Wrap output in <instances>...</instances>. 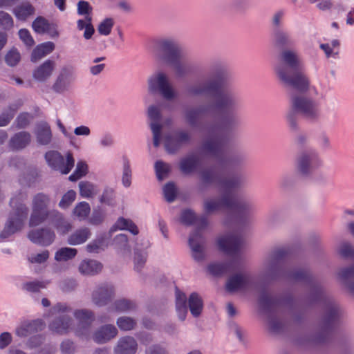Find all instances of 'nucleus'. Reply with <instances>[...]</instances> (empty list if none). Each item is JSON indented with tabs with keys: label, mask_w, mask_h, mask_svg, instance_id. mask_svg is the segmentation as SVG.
Here are the masks:
<instances>
[{
	"label": "nucleus",
	"mask_w": 354,
	"mask_h": 354,
	"mask_svg": "<svg viewBox=\"0 0 354 354\" xmlns=\"http://www.w3.org/2000/svg\"><path fill=\"white\" fill-rule=\"evenodd\" d=\"M77 322L75 334L79 337L88 339L91 335V328L95 320L94 313L88 309H78L73 313Z\"/></svg>",
	"instance_id": "obj_12"
},
{
	"label": "nucleus",
	"mask_w": 354,
	"mask_h": 354,
	"mask_svg": "<svg viewBox=\"0 0 354 354\" xmlns=\"http://www.w3.org/2000/svg\"><path fill=\"white\" fill-rule=\"evenodd\" d=\"M288 254L285 248H277L272 252L265 263L266 274L268 277L276 279L281 275L299 281L307 276V272L301 271L294 273L285 272L283 260Z\"/></svg>",
	"instance_id": "obj_5"
},
{
	"label": "nucleus",
	"mask_w": 354,
	"mask_h": 354,
	"mask_svg": "<svg viewBox=\"0 0 354 354\" xmlns=\"http://www.w3.org/2000/svg\"><path fill=\"white\" fill-rule=\"evenodd\" d=\"M177 193L175 185L172 183L166 184L163 187V194L168 202L174 201Z\"/></svg>",
	"instance_id": "obj_60"
},
{
	"label": "nucleus",
	"mask_w": 354,
	"mask_h": 354,
	"mask_svg": "<svg viewBox=\"0 0 354 354\" xmlns=\"http://www.w3.org/2000/svg\"><path fill=\"white\" fill-rule=\"evenodd\" d=\"M102 268V263L93 259H84L79 266L80 272L84 275L97 274L101 271Z\"/></svg>",
	"instance_id": "obj_32"
},
{
	"label": "nucleus",
	"mask_w": 354,
	"mask_h": 354,
	"mask_svg": "<svg viewBox=\"0 0 354 354\" xmlns=\"http://www.w3.org/2000/svg\"><path fill=\"white\" fill-rule=\"evenodd\" d=\"M297 164L300 172L307 174L318 168L322 165V160L314 151H303L298 157Z\"/></svg>",
	"instance_id": "obj_14"
},
{
	"label": "nucleus",
	"mask_w": 354,
	"mask_h": 354,
	"mask_svg": "<svg viewBox=\"0 0 354 354\" xmlns=\"http://www.w3.org/2000/svg\"><path fill=\"white\" fill-rule=\"evenodd\" d=\"M31 116L28 113H21L16 118L15 124L17 129H21L26 128L30 123Z\"/></svg>",
	"instance_id": "obj_62"
},
{
	"label": "nucleus",
	"mask_w": 354,
	"mask_h": 354,
	"mask_svg": "<svg viewBox=\"0 0 354 354\" xmlns=\"http://www.w3.org/2000/svg\"><path fill=\"white\" fill-rule=\"evenodd\" d=\"M50 201L49 196L44 193H38L33 197L32 213L29 220L30 227L37 226L53 216H60L59 212L48 209Z\"/></svg>",
	"instance_id": "obj_9"
},
{
	"label": "nucleus",
	"mask_w": 354,
	"mask_h": 354,
	"mask_svg": "<svg viewBox=\"0 0 354 354\" xmlns=\"http://www.w3.org/2000/svg\"><path fill=\"white\" fill-rule=\"evenodd\" d=\"M115 226L120 230H127L133 235H137L139 233L137 225L130 219L120 217Z\"/></svg>",
	"instance_id": "obj_42"
},
{
	"label": "nucleus",
	"mask_w": 354,
	"mask_h": 354,
	"mask_svg": "<svg viewBox=\"0 0 354 354\" xmlns=\"http://www.w3.org/2000/svg\"><path fill=\"white\" fill-rule=\"evenodd\" d=\"M91 236V230L88 227H82L75 230L67 240L71 245H77L85 243Z\"/></svg>",
	"instance_id": "obj_34"
},
{
	"label": "nucleus",
	"mask_w": 354,
	"mask_h": 354,
	"mask_svg": "<svg viewBox=\"0 0 354 354\" xmlns=\"http://www.w3.org/2000/svg\"><path fill=\"white\" fill-rule=\"evenodd\" d=\"M342 311L337 304L329 300L326 304L324 324L326 328L330 327L338 320Z\"/></svg>",
	"instance_id": "obj_25"
},
{
	"label": "nucleus",
	"mask_w": 354,
	"mask_h": 354,
	"mask_svg": "<svg viewBox=\"0 0 354 354\" xmlns=\"http://www.w3.org/2000/svg\"><path fill=\"white\" fill-rule=\"evenodd\" d=\"M249 283V277L245 274H236L230 277L226 282V290L234 292L246 288Z\"/></svg>",
	"instance_id": "obj_27"
},
{
	"label": "nucleus",
	"mask_w": 354,
	"mask_h": 354,
	"mask_svg": "<svg viewBox=\"0 0 354 354\" xmlns=\"http://www.w3.org/2000/svg\"><path fill=\"white\" fill-rule=\"evenodd\" d=\"M88 165L84 161H79L73 173L68 177L69 180L74 182L86 175Z\"/></svg>",
	"instance_id": "obj_50"
},
{
	"label": "nucleus",
	"mask_w": 354,
	"mask_h": 354,
	"mask_svg": "<svg viewBox=\"0 0 354 354\" xmlns=\"http://www.w3.org/2000/svg\"><path fill=\"white\" fill-rule=\"evenodd\" d=\"M55 67V62L47 59L34 70L32 77L38 82H44L52 75Z\"/></svg>",
	"instance_id": "obj_24"
},
{
	"label": "nucleus",
	"mask_w": 354,
	"mask_h": 354,
	"mask_svg": "<svg viewBox=\"0 0 354 354\" xmlns=\"http://www.w3.org/2000/svg\"><path fill=\"white\" fill-rule=\"evenodd\" d=\"M275 304V299L266 293H263L259 298L260 306L266 310L271 309Z\"/></svg>",
	"instance_id": "obj_64"
},
{
	"label": "nucleus",
	"mask_w": 354,
	"mask_h": 354,
	"mask_svg": "<svg viewBox=\"0 0 354 354\" xmlns=\"http://www.w3.org/2000/svg\"><path fill=\"white\" fill-rule=\"evenodd\" d=\"M291 111L287 118L292 130L297 129V113L310 121L317 120L320 117L319 104L313 99L301 95L291 96Z\"/></svg>",
	"instance_id": "obj_4"
},
{
	"label": "nucleus",
	"mask_w": 354,
	"mask_h": 354,
	"mask_svg": "<svg viewBox=\"0 0 354 354\" xmlns=\"http://www.w3.org/2000/svg\"><path fill=\"white\" fill-rule=\"evenodd\" d=\"M101 203L112 206L114 205V189L111 187H105L100 198Z\"/></svg>",
	"instance_id": "obj_58"
},
{
	"label": "nucleus",
	"mask_w": 354,
	"mask_h": 354,
	"mask_svg": "<svg viewBox=\"0 0 354 354\" xmlns=\"http://www.w3.org/2000/svg\"><path fill=\"white\" fill-rule=\"evenodd\" d=\"M188 139L189 135L183 131L167 136L165 139L166 149L169 153H174L180 147L183 142L187 141Z\"/></svg>",
	"instance_id": "obj_28"
},
{
	"label": "nucleus",
	"mask_w": 354,
	"mask_h": 354,
	"mask_svg": "<svg viewBox=\"0 0 354 354\" xmlns=\"http://www.w3.org/2000/svg\"><path fill=\"white\" fill-rule=\"evenodd\" d=\"M21 59V55L16 48L10 49L5 56V62L9 66H15Z\"/></svg>",
	"instance_id": "obj_55"
},
{
	"label": "nucleus",
	"mask_w": 354,
	"mask_h": 354,
	"mask_svg": "<svg viewBox=\"0 0 354 354\" xmlns=\"http://www.w3.org/2000/svg\"><path fill=\"white\" fill-rule=\"evenodd\" d=\"M114 26V20L113 18L107 17L103 19L97 26V32L100 35L108 36L111 32Z\"/></svg>",
	"instance_id": "obj_52"
},
{
	"label": "nucleus",
	"mask_w": 354,
	"mask_h": 354,
	"mask_svg": "<svg viewBox=\"0 0 354 354\" xmlns=\"http://www.w3.org/2000/svg\"><path fill=\"white\" fill-rule=\"evenodd\" d=\"M75 79L74 68L72 66H63L52 86V90L56 93H64L71 89Z\"/></svg>",
	"instance_id": "obj_13"
},
{
	"label": "nucleus",
	"mask_w": 354,
	"mask_h": 354,
	"mask_svg": "<svg viewBox=\"0 0 354 354\" xmlns=\"http://www.w3.org/2000/svg\"><path fill=\"white\" fill-rule=\"evenodd\" d=\"M78 187L82 198H92L97 193V185L90 181L82 180L79 183Z\"/></svg>",
	"instance_id": "obj_38"
},
{
	"label": "nucleus",
	"mask_w": 354,
	"mask_h": 354,
	"mask_svg": "<svg viewBox=\"0 0 354 354\" xmlns=\"http://www.w3.org/2000/svg\"><path fill=\"white\" fill-rule=\"evenodd\" d=\"M198 162V157L196 155H190L181 160L180 167L183 173L189 174L195 170Z\"/></svg>",
	"instance_id": "obj_43"
},
{
	"label": "nucleus",
	"mask_w": 354,
	"mask_h": 354,
	"mask_svg": "<svg viewBox=\"0 0 354 354\" xmlns=\"http://www.w3.org/2000/svg\"><path fill=\"white\" fill-rule=\"evenodd\" d=\"M223 209L233 210L241 216H246L250 215L254 210V206L250 201H243L239 203H236L233 198V206L230 208H223Z\"/></svg>",
	"instance_id": "obj_36"
},
{
	"label": "nucleus",
	"mask_w": 354,
	"mask_h": 354,
	"mask_svg": "<svg viewBox=\"0 0 354 354\" xmlns=\"http://www.w3.org/2000/svg\"><path fill=\"white\" fill-rule=\"evenodd\" d=\"M189 308L194 317H198L203 308V301L200 295L196 292H193L188 299Z\"/></svg>",
	"instance_id": "obj_37"
},
{
	"label": "nucleus",
	"mask_w": 354,
	"mask_h": 354,
	"mask_svg": "<svg viewBox=\"0 0 354 354\" xmlns=\"http://www.w3.org/2000/svg\"><path fill=\"white\" fill-rule=\"evenodd\" d=\"M144 102L148 106L147 123L151 131V137L147 136V147L149 156L153 159L155 148V75L148 79L147 93L144 96Z\"/></svg>",
	"instance_id": "obj_8"
},
{
	"label": "nucleus",
	"mask_w": 354,
	"mask_h": 354,
	"mask_svg": "<svg viewBox=\"0 0 354 354\" xmlns=\"http://www.w3.org/2000/svg\"><path fill=\"white\" fill-rule=\"evenodd\" d=\"M115 296L114 286L109 283H103L96 287L92 293V301L99 307L106 306Z\"/></svg>",
	"instance_id": "obj_15"
},
{
	"label": "nucleus",
	"mask_w": 354,
	"mask_h": 354,
	"mask_svg": "<svg viewBox=\"0 0 354 354\" xmlns=\"http://www.w3.org/2000/svg\"><path fill=\"white\" fill-rule=\"evenodd\" d=\"M45 326V324L41 319H34L32 321H25L22 322L15 329V335L21 338L26 337L34 333L41 331Z\"/></svg>",
	"instance_id": "obj_18"
},
{
	"label": "nucleus",
	"mask_w": 354,
	"mask_h": 354,
	"mask_svg": "<svg viewBox=\"0 0 354 354\" xmlns=\"http://www.w3.org/2000/svg\"><path fill=\"white\" fill-rule=\"evenodd\" d=\"M76 198V192L73 190H68L62 197L59 207L62 209H67L74 202Z\"/></svg>",
	"instance_id": "obj_56"
},
{
	"label": "nucleus",
	"mask_w": 354,
	"mask_h": 354,
	"mask_svg": "<svg viewBox=\"0 0 354 354\" xmlns=\"http://www.w3.org/2000/svg\"><path fill=\"white\" fill-rule=\"evenodd\" d=\"M35 134L37 142L41 145H47L51 142V129L49 124L46 122H41L37 124Z\"/></svg>",
	"instance_id": "obj_29"
},
{
	"label": "nucleus",
	"mask_w": 354,
	"mask_h": 354,
	"mask_svg": "<svg viewBox=\"0 0 354 354\" xmlns=\"http://www.w3.org/2000/svg\"><path fill=\"white\" fill-rule=\"evenodd\" d=\"M77 286V281L72 278L64 279L59 281V288L63 292H68L74 290Z\"/></svg>",
	"instance_id": "obj_61"
},
{
	"label": "nucleus",
	"mask_w": 354,
	"mask_h": 354,
	"mask_svg": "<svg viewBox=\"0 0 354 354\" xmlns=\"http://www.w3.org/2000/svg\"><path fill=\"white\" fill-rule=\"evenodd\" d=\"M31 142V135L28 131H19L15 133L9 140L8 146L12 151L25 149Z\"/></svg>",
	"instance_id": "obj_23"
},
{
	"label": "nucleus",
	"mask_w": 354,
	"mask_h": 354,
	"mask_svg": "<svg viewBox=\"0 0 354 354\" xmlns=\"http://www.w3.org/2000/svg\"><path fill=\"white\" fill-rule=\"evenodd\" d=\"M116 324L120 330L129 331L133 330L136 327L137 322L133 317L121 316L117 319Z\"/></svg>",
	"instance_id": "obj_44"
},
{
	"label": "nucleus",
	"mask_w": 354,
	"mask_h": 354,
	"mask_svg": "<svg viewBox=\"0 0 354 354\" xmlns=\"http://www.w3.org/2000/svg\"><path fill=\"white\" fill-rule=\"evenodd\" d=\"M14 26V21L11 15L4 11H0V28L9 30Z\"/></svg>",
	"instance_id": "obj_59"
},
{
	"label": "nucleus",
	"mask_w": 354,
	"mask_h": 354,
	"mask_svg": "<svg viewBox=\"0 0 354 354\" xmlns=\"http://www.w3.org/2000/svg\"><path fill=\"white\" fill-rule=\"evenodd\" d=\"M90 205L87 202L82 201L77 204L73 209V214L80 219L86 218L90 212Z\"/></svg>",
	"instance_id": "obj_54"
},
{
	"label": "nucleus",
	"mask_w": 354,
	"mask_h": 354,
	"mask_svg": "<svg viewBox=\"0 0 354 354\" xmlns=\"http://www.w3.org/2000/svg\"><path fill=\"white\" fill-rule=\"evenodd\" d=\"M218 89V83L214 79H209L205 82L194 85L189 88L188 91L192 95H212Z\"/></svg>",
	"instance_id": "obj_22"
},
{
	"label": "nucleus",
	"mask_w": 354,
	"mask_h": 354,
	"mask_svg": "<svg viewBox=\"0 0 354 354\" xmlns=\"http://www.w3.org/2000/svg\"><path fill=\"white\" fill-rule=\"evenodd\" d=\"M10 205L13 209L10 213L5 227L1 232V237L6 239L21 230L24 226L25 220L27 218L28 208L20 202L17 198H12Z\"/></svg>",
	"instance_id": "obj_7"
},
{
	"label": "nucleus",
	"mask_w": 354,
	"mask_h": 354,
	"mask_svg": "<svg viewBox=\"0 0 354 354\" xmlns=\"http://www.w3.org/2000/svg\"><path fill=\"white\" fill-rule=\"evenodd\" d=\"M156 88H158L161 94L167 100H171L175 96V92L167 77L163 73H159L156 75Z\"/></svg>",
	"instance_id": "obj_31"
},
{
	"label": "nucleus",
	"mask_w": 354,
	"mask_h": 354,
	"mask_svg": "<svg viewBox=\"0 0 354 354\" xmlns=\"http://www.w3.org/2000/svg\"><path fill=\"white\" fill-rule=\"evenodd\" d=\"M45 159L48 166L63 174H68L75 165V160L71 152L66 153V159L56 151H49L45 154Z\"/></svg>",
	"instance_id": "obj_11"
},
{
	"label": "nucleus",
	"mask_w": 354,
	"mask_h": 354,
	"mask_svg": "<svg viewBox=\"0 0 354 354\" xmlns=\"http://www.w3.org/2000/svg\"><path fill=\"white\" fill-rule=\"evenodd\" d=\"M182 223L186 225H190L194 222H196L201 227H204L207 225V218L204 216L197 218L194 213L191 210H185L182 212L180 217Z\"/></svg>",
	"instance_id": "obj_40"
},
{
	"label": "nucleus",
	"mask_w": 354,
	"mask_h": 354,
	"mask_svg": "<svg viewBox=\"0 0 354 354\" xmlns=\"http://www.w3.org/2000/svg\"><path fill=\"white\" fill-rule=\"evenodd\" d=\"M122 185L125 188H129L131 185L132 181V169L129 159L123 156L122 158Z\"/></svg>",
	"instance_id": "obj_35"
},
{
	"label": "nucleus",
	"mask_w": 354,
	"mask_h": 354,
	"mask_svg": "<svg viewBox=\"0 0 354 354\" xmlns=\"http://www.w3.org/2000/svg\"><path fill=\"white\" fill-rule=\"evenodd\" d=\"M35 12V7L29 2H23L12 9V13L19 21H25L33 16Z\"/></svg>",
	"instance_id": "obj_30"
},
{
	"label": "nucleus",
	"mask_w": 354,
	"mask_h": 354,
	"mask_svg": "<svg viewBox=\"0 0 354 354\" xmlns=\"http://www.w3.org/2000/svg\"><path fill=\"white\" fill-rule=\"evenodd\" d=\"M114 243L118 250L131 252V248L128 243V237L124 234H119L114 238Z\"/></svg>",
	"instance_id": "obj_57"
},
{
	"label": "nucleus",
	"mask_w": 354,
	"mask_h": 354,
	"mask_svg": "<svg viewBox=\"0 0 354 354\" xmlns=\"http://www.w3.org/2000/svg\"><path fill=\"white\" fill-rule=\"evenodd\" d=\"M201 180L204 184L217 183L223 192L218 199H208L204 202V209L207 214H212L221 210L223 208H230L233 206V192L243 187L246 183L243 175H236L228 179L217 180L213 171L205 169L201 173Z\"/></svg>",
	"instance_id": "obj_2"
},
{
	"label": "nucleus",
	"mask_w": 354,
	"mask_h": 354,
	"mask_svg": "<svg viewBox=\"0 0 354 354\" xmlns=\"http://www.w3.org/2000/svg\"><path fill=\"white\" fill-rule=\"evenodd\" d=\"M182 57H178L175 62L169 64L168 66H171L174 73L180 77L184 76L188 74L190 71L189 65L182 62Z\"/></svg>",
	"instance_id": "obj_49"
},
{
	"label": "nucleus",
	"mask_w": 354,
	"mask_h": 354,
	"mask_svg": "<svg viewBox=\"0 0 354 354\" xmlns=\"http://www.w3.org/2000/svg\"><path fill=\"white\" fill-rule=\"evenodd\" d=\"M32 29L39 34H43L50 30V24L43 17H37L32 24Z\"/></svg>",
	"instance_id": "obj_51"
},
{
	"label": "nucleus",
	"mask_w": 354,
	"mask_h": 354,
	"mask_svg": "<svg viewBox=\"0 0 354 354\" xmlns=\"http://www.w3.org/2000/svg\"><path fill=\"white\" fill-rule=\"evenodd\" d=\"M138 350V343L131 336L120 337L113 348L114 354H135Z\"/></svg>",
	"instance_id": "obj_21"
},
{
	"label": "nucleus",
	"mask_w": 354,
	"mask_h": 354,
	"mask_svg": "<svg viewBox=\"0 0 354 354\" xmlns=\"http://www.w3.org/2000/svg\"><path fill=\"white\" fill-rule=\"evenodd\" d=\"M214 106L222 112L223 118L219 122L207 127L209 136L203 142L201 150L205 155L220 159L223 155V134L235 129L239 125L238 111L241 101L236 93L224 90L217 95Z\"/></svg>",
	"instance_id": "obj_1"
},
{
	"label": "nucleus",
	"mask_w": 354,
	"mask_h": 354,
	"mask_svg": "<svg viewBox=\"0 0 354 354\" xmlns=\"http://www.w3.org/2000/svg\"><path fill=\"white\" fill-rule=\"evenodd\" d=\"M274 44L276 46L283 47L292 44V40L288 33L277 29L274 32Z\"/></svg>",
	"instance_id": "obj_47"
},
{
	"label": "nucleus",
	"mask_w": 354,
	"mask_h": 354,
	"mask_svg": "<svg viewBox=\"0 0 354 354\" xmlns=\"http://www.w3.org/2000/svg\"><path fill=\"white\" fill-rule=\"evenodd\" d=\"M210 106H201L196 109H189L185 112V118L191 125H195L199 117L209 111Z\"/></svg>",
	"instance_id": "obj_39"
},
{
	"label": "nucleus",
	"mask_w": 354,
	"mask_h": 354,
	"mask_svg": "<svg viewBox=\"0 0 354 354\" xmlns=\"http://www.w3.org/2000/svg\"><path fill=\"white\" fill-rule=\"evenodd\" d=\"M204 243L201 229H197L189 239V243L192 248V256L196 261H201L205 257Z\"/></svg>",
	"instance_id": "obj_20"
},
{
	"label": "nucleus",
	"mask_w": 354,
	"mask_h": 354,
	"mask_svg": "<svg viewBox=\"0 0 354 354\" xmlns=\"http://www.w3.org/2000/svg\"><path fill=\"white\" fill-rule=\"evenodd\" d=\"M77 253L75 248H62L55 254V259L57 261H68L74 258Z\"/></svg>",
	"instance_id": "obj_46"
},
{
	"label": "nucleus",
	"mask_w": 354,
	"mask_h": 354,
	"mask_svg": "<svg viewBox=\"0 0 354 354\" xmlns=\"http://www.w3.org/2000/svg\"><path fill=\"white\" fill-rule=\"evenodd\" d=\"M339 275L348 288L351 293L354 295V266L342 270L339 273Z\"/></svg>",
	"instance_id": "obj_41"
},
{
	"label": "nucleus",
	"mask_w": 354,
	"mask_h": 354,
	"mask_svg": "<svg viewBox=\"0 0 354 354\" xmlns=\"http://www.w3.org/2000/svg\"><path fill=\"white\" fill-rule=\"evenodd\" d=\"M138 306L136 301L122 298L114 301L108 308L109 312L122 313L135 312L137 310Z\"/></svg>",
	"instance_id": "obj_26"
},
{
	"label": "nucleus",
	"mask_w": 354,
	"mask_h": 354,
	"mask_svg": "<svg viewBox=\"0 0 354 354\" xmlns=\"http://www.w3.org/2000/svg\"><path fill=\"white\" fill-rule=\"evenodd\" d=\"M72 308L66 303L59 302L50 310L52 319L48 323V329L57 335H66L69 332L72 325L71 313Z\"/></svg>",
	"instance_id": "obj_6"
},
{
	"label": "nucleus",
	"mask_w": 354,
	"mask_h": 354,
	"mask_svg": "<svg viewBox=\"0 0 354 354\" xmlns=\"http://www.w3.org/2000/svg\"><path fill=\"white\" fill-rule=\"evenodd\" d=\"M48 283L43 281H33L24 283L22 288L30 292H38L46 287Z\"/></svg>",
	"instance_id": "obj_53"
},
{
	"label": "nucleus",
	"mask_w": 354,
	"mask_h": 354,
	"mask_svg": "<svg viewBox=\"0 0 354 354\" xmlns=\"http://www.w3.org/2000/svg\"><path fill=\"white\" fill-rule=\"evenodd\" d=\"M178 57H183V49L177 41L166 38L156 41V61L160 65L168 66Z\"/></svg>",
	"instance_id": "obj_10"
},
{
	"label": "nucleus",
	"mask_w": 354,
	"mask_h": 354,
	"mask_svg": "<svg viewBox=\"0 0 354 354\" xmlns=\"http://www.w3.org/2000/svg\"><path fill=\"white\" fill-rule=\"evenodd\" d=\"M280 64L276 67L280 81L287 86L305 93L308 91L310 80L302 71V64L297 52L283 50L280 54Z\"/></svg>",
	"instance_id": "obj_3"
},
{
	"label": "nucleus",
	"mask_w": 354,
	"mask_h": 354,
	"mask_svg": "<svg viewBox=\"0 0 354 354\" xmlns=\"http://www.w3.org/2000/svg\"><path fill=\"white\" fill-rule=\"evenodd\" d=\"M54 49L55 44L52 41H46L39 44L33 49L30 59L32 62H36L52 53Z\"/></svg>",
	"instance_id": "obj_33"
},
{
	"label": "nucleus",
	"mask_w": 354,
	"mask_h": 354,
	"mask_svg": "<svg viewBox=\"0 0 354 354\" xmlns=\"http://www.w3.org/2000/svg\"><path fill=\"white\" fill-rule=\"evenodd\" d=\"M28 237L33 243L41 246H48L53 243L55 234L50 228L44 227L30 231Z\"/></svg>",
	"instance_id": "obj_17"
},
{
	"label": "nucleus",
	"mask_w": 354,
	"mask_h": 354,
	"mask_svg": "<svg viewBox=\"0 0 354 354\" xmlns=\"http://www.w3.org/2000/svg\"><path fill=\"white\" fill-rule=\"evenodd\" d=\"M217 242L221 250L227 254L233 255L239 251L242 239L236 234H230L221 236Z\"/></svg>",
	"instance_id": "obj_16"
},
{
	"label": "nucleus",
	"mask_w": 354,
	"mask_h": 354,
	"mask_svg": "<svg viewBox=\"0 0 354 354\" xmlns=\"http://www.w3.org/2000/svg\"><path fill=\"white\" fill-rule=\"evenodd\" d=\"M19 37L20 39L28 47H32L35 44V41L30 35V31L26 28H21L19 30Z\"/></svg>",
	"instance_id": "obj_63"
},
{
	"label": "nucleus",
	"mask_w": 354,
	"mask_h": 354,
	"mask_svg": "<svg viewBox=\"0 0 354 354\" xmlns=\"http://www.w3.org/2000/svg\"><path fill=\"white\" fill-rule=\"evenodd\" d=\"M232 263H213L208 266L209 272L215 276H219L232 270Z\"/></svg>",
	"instance_id": "obj_48"
},
{
	"label": "nucleus",
	"mask_w": 354,
	"mask_h": 354,
	"mask_svg": "<svg viewBox=\"0 0 354 354\" xmlns=\"http://www.w3.org/2000/svg\"><path fill=\"white\" fill-rule=\"evenodd\" d=\"M118 333L117 328L113 324H104L99 327L92 335L93 340L99 344L109 342Z\"/></svg>",
	"instance_id": "obj_19"
},
{
	"label": "nucleus",
	"mask_w": 354,
	"mask_h": 354,
	"mask_svg": "<svg viewBox=\"0 0 354 354\" xmlns=\"http://www.w3.org/2000/svg\"><path fill=\"white\" fill-rule=\"evenodd\" d=\"M134 250V270L140 272L145 265L147 254L145 250H140L138 246L135 248Z\"/></svg>",
	"instance_id": "obj_45"
}]
</instances>
